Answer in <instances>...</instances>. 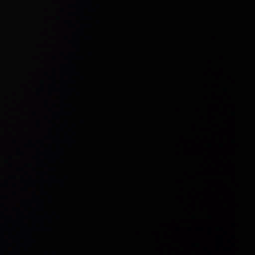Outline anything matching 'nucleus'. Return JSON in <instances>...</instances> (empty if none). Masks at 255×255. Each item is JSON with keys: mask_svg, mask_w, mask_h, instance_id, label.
<instances>
[{"mask_svg": "<svg viewBox=\"0 0 255 255\" xmlns=\"http://www.w3.org/2000/svg\"><path fill=\"white\" fill-rule=\"evenodd\" d=\"M86 0L88 1H89V0Z\"/></svg>", "mask_w": 255, "mask_h": 255, "instance_id": "nucleus-2", "label": "nucleus"}, {"mask_svg": "<svg viewBox=\"0 0 255 255\" xmlns=\"http://www.w3.org/2000/svg\"><path fill=\"white\" fill-rule=\"evenodd\" d=\"M166 1V0H155L156 2H163V1Z\"/></svg>", "mask_w": 255, "mask_h": 255, "instance_id": "nucleus-1", "label": "nucleus"}]
</instances>
